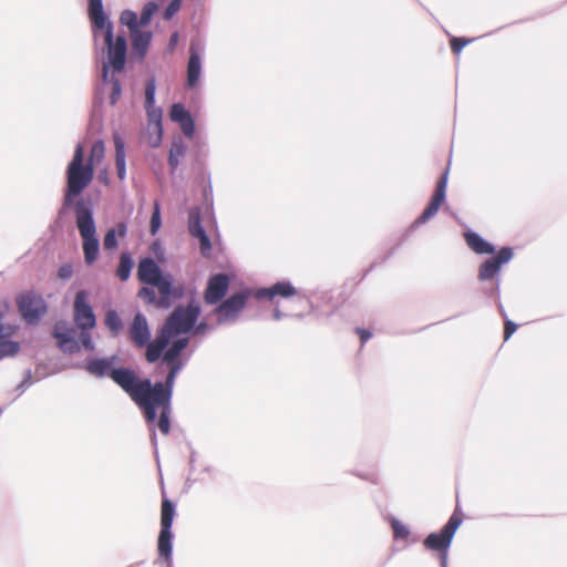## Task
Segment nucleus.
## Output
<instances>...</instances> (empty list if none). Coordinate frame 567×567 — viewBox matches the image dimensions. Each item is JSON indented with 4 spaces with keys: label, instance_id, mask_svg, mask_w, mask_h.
<instances>
[{
    "label": "nucleus",
    "instance_id": "nucleus-42",
    "mask_svg": "<svg viewBox=\"0 0 567 567\" xmlns=\"http://www.w3.org/2000/svg\"><path fill=\"white\" fill-rule=\"evenodd\" d=\"M72 274H73V269H72L71 265H63L62 267H60L59 272H58V275L61 279H69V278H71Z\"/></svg>",
    "mask_w": 567,
    "mask_h": 567
},
{
    "label": "nucleus",
    "instance_id": "nucleus-30",
    "mask_svg": "<svg viewBox=\"0 0 567 567\" xmlns=\"http://www.w3.org/2000/svg\"><path fill=\"white\" fill-rule=\"evenodd\" d=\"M120 21L123 25H126L130 30V33L140 29L142 25L140 24V19L137 14L132 10H124L121 13Z\"/></svg>",
    "mask_w": 567,
    "mask_h": 567
},
{
    "label": "nucleus",
    "instance_id": "nucleus-43",
    "mask_svg": "<svg viewBox=\"0 0 567 567\" xmlns=\"http://www.w3.org/2000/svg\"><path fill=\"white\" fill-rule=\"evenodd\" d=\"M358 333H359L362 342L368 341L372 337L371 332L363 330V329H358Z\"/></svg>",
    "mask_w": 567,
    "mask_h": 567
},
{
    "label": "nucleus",
    "instance_id": "nucleus-23",
    "mask_svg": "<svg viewBox=\"0 0 567 567\" xmlns=\"http://www.w3.org/2000/svg\"><path fill=\"white\" fill-rule=\"evenodd\" d=\"M152 38L151 31H143L141 28L131 33L133 53L141 60L146 55Z\"/></svg>",
    "mask_w": 567,
    "mask_h": 567
},
{
    "label": "nucleus",
    "instance_id": "nucleus-10",
    "mask_svg": "<svg viewBox=\"0 0 567 567\" xmlns=\"http://www.w3.org/2000/svg\"><path fill=\"white\" fill-rule=\"evenodd\" d=\"M462 524V518L454 513L440 533H431L424 539L427 549L436 550L439 554L449 553L454 535Z\"/></svg>",
    "mask_w": 567,
    "mask_h": 567
},
{
    "label": "nucleus",
    "instance_id": "nucleus-20",
    "mask_svg": "<svg viewBox=\"0 0 567 567\" xmlns=\"http://www.w3.org/2000/svg\"><path fill=\"white\" fill-rule=\"evenodd\" d=\"M13 332V327H4L0 324V361L6 358H12L20 351L19 342L8 340V337H10Z\"/></svg>",
    "mask_w": 567,
    "mask_h": 567
},
{
    "label": "nucleus",
    "instance_id": "nucleus-6",
    "mask_svg": "<svg viewBox=\"0 0 567 567\" xmlns=\"http://www.w3.org/2000/svg\"><path fill=\"white\" fill-rule=\"evenodd\" d=\"M137 277L140 281L156 287L163 301L168 302L172 296L173 276L162 272L152 258H144L138 262Z\"/></svg>",
    "mask_w": 567,
    "mask_h": 567
},
{
    "label": "nucleus",
    "instance_id": "nucleus-9",
    "mask_svg": "<svg viewBox=\"0 0 567 567\" xmlns=\"http://www.w3.org/2000/svg\"><path fill=\"white\" fill-rule=\"evenodd\" d=\"M250 297H254V290L246 288L224 300L215 309L217 322L219 324L236 322Z\"/></svg>",
    "mask_w": 567,
    "mask_h": 567
},
{
    "label": "nucleus",
    "instance_id": "nucleus-14",
    "mask_svg": "<svg viewBox=\"0 0 567 567\" xmlns=\"http://www.w3.org/2000/svg\"><path fill=\"white\" fill-rule=\"evenodd\" d=\"M205 48L200 42L192 41L189 45V58L186 69V87L196 89L199 86L203 72V58Z\"/></svg>",
    "mask_w": 567,
    "mask_h": 567
},
{
    "label": "nucleus",
    "instance_id": "nucleus-16",
    "mask_svg": "<svg viewBox=\"0 0 567 567\" xmlns=\"http://www.w3.org/2000/svg\"><path fill=\"white\" fill-rule=\"evenodd\" d=\"M229 281V277L225 274L212 276L204 295L205 301L209 305L219 302L228 290Z\"/></svg>",
    "mask_w": 567,
    "mask_h": 567
},
{
    "label": "nucleus",
    "instance_id": "nucleus-24",
    "mask_svg": "<svg viewBox=\"0 0 567 567\" xmlns=\"http://www.w3.org/2000/svg\"><path fill=\"white\" fill-rule=\"evenodd\" d=\"M114 146H115V166L117 172V177L121 181H124L126 177V155H125V144L120 134L114 135Z\"/></svg>",
    "mask_w": 567,
    "mask_h": 567
},
{
    "label": "nucleus",
    "instance_id": "nucleus-15",
    "mask_svg": "<svg viewBox=\"0 0 567 567\" xmlns=\"http://www.w3.org/2000/svg\"><path fill=\"white\" fill-rule=\"evenodd\" d=\"M447 185V173H445L437 182L435 192L427 207L424 209L422 215L414 221V226L422 225L436 215L441 205L445 200Z\"/></svg>",
    "mask_w": 567,
    "mask_h": 567
},
{
    "label": "nucleus",
    "instance_id": "nucleus-47",
    "mask_svg": "<svg viewBox=\"0 0 567 567\" xmlns=\"http://www.w3.org/2000/svg\"><path fill=\"white\" fill-rule=\"evenodd\" d=\"M178 41V34L177 33H174L172 37H171V40H169V45L171 48H173Z\"/></svg>",
    "mask_w": 567,
    "mask_h": 567
},
{
    "label": "nucleus",
    "instance_id": "nucleus-32",
    "mask_svg": "<svg viewBox=\"0 0 567 567\" xmlns=\"http://www.w3.org/2000/svg\"><path fill=\"white\" fill-rule=\"evenodd\" d=\"M105 324L114 334L118 333L122 328V320L115 310L106 312Z\"/></svg>",
    "mask_w": 567,
    "mask_h": 567
},
{
    "label": "nucleus",
    "instance_id": "nucleus-35",
    "mask_svg": "<svg viewBox=\"0 0 567 567\" xmlns=\"http://www.w3.org/2000/svg\"><path fill=\"white\" fill-rule=\"evenodd\" d=\"M162 226L161 208L157 202L154 203V210L151 217L150 231L152 235H156Z\"/></svg>",
    "mask_w": 567,
    "mask_h": 567
},
{
    "label": "nucleus",
    "instance_id": "nucleus-31",
    "mask_svg": "<svg viewBox=\"0 0 567 567\" xmlns=\"http://www.w3.org/2000/svg\"><path fill=\"white\" fill-rule=\"evenodd\" d=\"M391 527L393 530L394 539H408L410 536V528L395 517L390 519Z\"/></svg>",
    "mask_w": 567,
    "mask_h": 567
},
{
    "label": "nucleus",
    "instance_id": "nucleus-19",
    "mask_svg": "<svg viewBox=\"0 0 567 567\" xmlns=\"http://www.w3.org/2000/svg\"><path fill=\"white\" fill-rule=\"evenodd\" d=\"M130 337L135 346L143 348L150 346L151 330L144 315L136 313L130 327Z\"/></svg>",
    "mask_w": 567,
    "mask_h": 567
},
{
    "label": "nucleus",
    "instance_id": "nucleus-2",
    "mask_svg": "<svg viewBox=\"0 0 567 567\" xmlns=\"http://www.w3.org/2000/svg\"><path fill=\"white\" fill-rule=\"evenodd\" d=\"M102 52V80L110 85V102L115 104L121 96L122 87L117 75L124 70L126 62L127 43L123 35H111L110 41L102 38L96 48Z\"/></svg>",
    "mask_w": 567,
    "mask_h": 567
},
{
    "label": "nucleus",
    "instance_id": "nucleus-48",
    "mask_svg": "<svg viewBox=\"0 0 567 567\" xmlns=\"http://www.w3.org/2000/svg\"><path fill=\"white\" fill-rule=\"evenodd\" d=\"M498 289H499V280L497 279V280H496V287H495V290H496V291H498Z\"/></svg>",
    "mask_w": 567,
    "mask_h": 567
},
{
    "label": "nucleus",
    "instance_id": "nucleus-28",
    "mask_svg": "<svg viewBox=\"0 0 567 567\" xmlns=\"http://www.w3.org/2000/svg\"><path fill=\"white\" fill-rule=\"evenodd\" d=\"M133 268V260L127 252H123L120 258V264L116 270L117 277L125 281L130 278Z\"/></svg>",
    "mask_w": 567,
    "mask_h": 567
},
{
    "label": "nucleus",
    "instance_id": "nucleus-44",
    "mask_svg": "<svg viewBox=\"0 0 567 567\" xmlns=\"http://www.w3.org/2000/svg\"><path fill=\"white\" fill-rule=\"evenodd\" d=\"M99 179L104 184L109 183V174L106 169H103L99 173Z\"/></svg>",
    "mask_w": 567,
    "mask_h": 567
},
{
    "label": "nucleus",
    "instance_id": "nucleus-33",
    "mask_svg": "<svg viewBox=\"0 0 567 567\" xmlns=\"http://www.w3.org/2000/svg\"><path fill=\"white\" fill-rule=\"evenodd\" d=\"M169 115L171 120L176 123H181L192 116L190 113L181 103L173 104Z\"/></svg>",
    "mask_w": 567,
    "mask_h": 567
},
{
    "label": "nucleus",
    "instance_id": "nucleus-3",
    "mask_svg": "<svg viewBox=\"0 0 567 567\" xmlns=\"http://www.w3.org/2000/svg\"><path fill=\"white\" fill-rule=\"evenodd\" d=\"M94 168L84 163V146L79 143L66 167L64 205L69 206L93 181Z\"/></svg>",
    "mask_w": 567,
    "mask_h": 567
},
{
    "label": "nucleus",
    "instance_id": "nucleus-40",
    "mask_svg": "<svg viewBox=\"0 0 567 567\" xmlns=\"http://www.w3.org/2000/svg\"><path fill=\"white\" fill-rule=\"evenodd\" d=\"M182 0H172L165 9V19H171L181 8Z\"/></svg>",
    "mask_w": 567,
    "mask_h": 567
},
{
    "label": "nucleus",
    "instance_id": "nucleus-17",
    "mask_svg": "<svg viewBox=\"0 0 567 567\" xmlns=\"http://www.w3.org/2000/svg\"><path fill=\"white\" fill-rule=\"evenodd\" d=\"M297 295V289L290 281H278L268 288H259L254 290V297L256 299H268L274 300L277 297L291 298Z\"/></svg>",
    "mask_w": 567,
    "mask_h": 567
},
{
    "label": "nucleus",
    "instance_id": "nucleus-22",
    "mask_svg": "<svg viewBox=\"0 0 567 567\" xmlns=\"http://www.w3.org/2000/svg\"><path fill=\"white\" fill-rule=\"evenodd\" d=\"M115 359L116 357H112V358H106V359H90L87 361V364H86V370L89 371V373H91L92 375L94 377H104L109 372H110V375L112 378V380L118 384L114 378H113V372L116 370V369H112V365L114 364L115 362ZM121 370H124L123 368Z\"/></svg>",
    "mask_w": 567,
    "mask_h": 567
},
{
    "label": "nucleus",
    "instance_id": "nucleus-8",
    "mask_svg": "<svg viewBox=\"0 0 567 567\" xmlns=\"http://www.w3.org/2000/svg\"><path fill=\"white\" fill-rule=\"evenodd\" d=\"M175 516V505L167 498L162 502L161 532L157 542L159 559H163L165 567H172V525Z\"/></svg>",
    "mask_w": 567,
    "mask_h": 567
},
{
    "label": "nucleus",
    "instance_id": "nucleus-46",
    "mask_svg": "<svg viewBox=\"0 0 567 567\" xmlns=\"http://www.w3.org/2000/svg\"><path fill=\"white\" fill-rule=\"evenodd\" d=\"M447 554L449 553L440 554L441 567H447Z\"/></svg>",
    "mask_w": 567,
    "mask_h": 567
},
{
    "label": "nucleus",
    "instance_id": "nucleus-4",
    "mask_svg": "<svg viewBox=\"0 0 567 567\" xmlns=\"http://www.w3.org/2000/svg\"><path fill=\"white\" fill-rule=\"evenodd\" d=\"M76 227L82 238V248L84 261L86 265H93L100 252V243L96 237V226L93 218L92 208L80 199L75 204Z\"/></svg>",
    "mask_w": 567,
    "mask_h": 567
},
{
    "label": "nucleus",
    "instance_id": "nucleus-41",
    "mask_svg": "<svg viewBox=\"0 0 567 567\" xmlns=\"http://www.w3.org/2000/svg\"><path fill=\"white\" fill-rule=\"evenodd\" d=\"M516 329L517 324L511 320H507L505 322L504 339L508 340L512 337V334L516 331Z\"/></svg>",
    "mask_w": 567,
    "mask_h": 567
},
{
    "label": "nucleus",
    "instance_id": "nucleus-38",
    "mask_svg": "<svg viewBox=\"0 0 567 567\" xmlns=\"http://www.w3.org/2000/svg\"><path fill=\"white\" fill-rule=\"evenodd\" d=\"M178 124L181 126L182 132L187 137H193V135L195 133V124H194V120L192 118V116L189 118L178 123Z\"/></svg>",
    "mask_w": 567,
    "mask_h": 567
},
{
    "label": "nucleus",
    "instance_id": "nucleus-45",
    "mask_svg": "<svg viewBox=\"0 0 567 567\" xmlns=\"http://www.w3.org/2000/svg\"><path fill=\"white\" fill-rule=\"evenodd\" d=\"M286 315L282 313L278 308H275L272 311V318L274 320L278 321L281 320Z\"/></svg>",
    "mask_w": 567,
    "mask_h": 567
},
{
    "label": "nucleus",
    "instance_id": "nucleus-37",
    "mask_svg": "<svg viewBox=\"0 0 567 567\" xmlns=\"http://www.w3.org/2000/svg\"><path fill=\"white\" fill-rule=\"evenodd\" d=\"M473 39L453 38L451 40V49L455 54H460L463 48L471 43Z\"/></svg>",
    "mask_w": 567,
    "mask_h": 567
},
{
    "label": "nucleus",
    "instance_id": "nucleus-29",
    "mask_svg": "<svg viewBox=\"0 0 567 567\" xmlns=\"http://www.w3.org/2000/svg\"><path fill=\"white\" fill-rule=\"evenodd\" d=\"M188 230L193 237H197L205 231L200 224V215L198 209H192L188 217Z\"/></svg>",
    "mask_w": 567,
    "mask_h": 567
},
{
    "label": "nucleus",
    "instance_id": "nucleus-27",
    "mask_svg": "<svg viewBox=\"0 0 567 567\" xmlns=\"http://www.w3.org/2000/svg\"><path fill=\"white\" fill-rule=\"evenodd\" d=\"M185 152L186 146L184 145V143L181 140L174 141L168 156V163L173 171L177 168L179 164V158L184 156Z\"/></svg>",
    "mask_w": 567,
    "mask_h": 567
},
{
    "label": "nucleus",
    "instance_id": "nucleus-25",
    "mask_svg": "<svg viewBox=\"0 0 567 567\" xmlns=\"http://www.w3.org/2000/svg\"><path fill=\"white\" fill-rule=\"evenodd\" d=\"M127 233V227L124 223H118L114 228L107 230L104 236L103 246L106 250H114L117 248V237L124 238Z\"/></svg>",
    "mask_w": 567,
    "mask_h": 567
},
{
    "label": "nucleus",
    "instance_id": "nucleus-12",
    "mask_svg": "<svg viewBox=\"0 0 567 567\" xmlns=\"http://www.w3.org/2000/svg\"><path fill=\"white\" fill-rule=\"evenodd\" d=\"M514 257V251L511 247L501 248L496 256L485 259L478 267V280L487 281L494 280L498 277L501 269L504 265L508 264Z\"/></svg>",
    "mask_w": 567,
    "mask_h": 567
},
{
    "label": "nucleus",
    "instance_id": "nucleus-13",
    "mask_svg": "<svg viewBox=\"0 0 567 567\" xmlns=\"http://www.w3.org/2000/svg\"><path fill=\"white\" fill-rule=\"evenodd\" d=\"M18 306L22 318L30 324L37 323L47 312L44 299L33 292L22 293L18 299Z\"/></svg>",
    "mask_w": 567,
    "mask_h": 567
},
{
    "label": "nucleus",
    "instance_id": "nucleus-1",
    "mask_svg": "<svg viewBox=\"0 0 567 567\" xmlns=\"http://www.w3.org/2000/svg\"><path fill=\"white\" fill-rule=\"evenodd\" d=\"M199 315L200 307L195 301L189 302L186 307H176L167 318L159 336L146 349L147 361L155 362L171 344L163 355V362L169 367L165 383L153 384L148 379L141 380L132 370H115L113 372L114 380L142 410L146 422L151 425V440L155 449L157 442L154 423L157 413L159 414L157 423L159 431L165 435L169 433L172 390L175 379L183 368V362L178 360V357L189 342L187 334L190 331L194 334H204L208 329L206 322L195 324Z\"/></svg>",
    "mask_w": 567,
    "mask_h": 567
},
{
    "label": "nucleus",
    "instance_id": "nucleus-5",
    "mask_svg": "<svg viewBox=\"0 0 567 567\" xmlns=\"http://www.w3.org/2000/svg\"><path fill=\"white\" fill-rule=\"evenodd\" d=\"M74 322L81 330L80 341L87 351L95 349L90 330L96 324L95 315L92 307L87 303V293L84 290L78 291L74 299Z\"/></svg>",
    "mask_w": 567,
    "mask_h": 567
},
{
    "label": "nucleus",
    "instance_id": "nucleus-34",
    "mask_svg": "<svg viewBox=\"0 0 567 567\" xmlns=\"http://www.w3.org/2000/svg\"><path fill=\"white\" fill-rule=\"evenodd\" d=\"M157 9H158V6L154 1L147 2L143 7V10H142V13L140 17V24L142 27L147 25L151 22L153 16L157 11Z\"/></svg>",
    "mask_w": 567,
    "mask_h": 567
},
{
    "label": "nucleus",
    "instance_id": "nucleus-36",
    "mask_svg": "<svg viewBox=\"0 0 567 567\" xmlns=\"http://www.w3.org/2000/svg\"><path fill=\"white\" fill-rule=\"evenodd\" d=\"M199 240V248L203 256L207 257L212 250L210 240L206 234V231L202 233L196 237Z\"/></svg>",
    "mask_w": 567,
    "mask_h": 567
},
{
    "label": "nucleus",
    "instance_id": "nucleus-18",
    "mask_svg": "<svg viewBox=\"0 0 567 567\" xmlns=\"http://www.w3.org/2000/svg\"><path fill=\"white\" fill-rule=\"evenodd\" d=\"M54 337L59 348L65 353H75L80 351V343L75 339V330L65 323H56Z\"/></svg>",
    "mask_w": 567,
    "mask_h": 567
},
{
    "label": "nucleus",
    "instance_id": "nucleus-21",
    "mask_svg": "<svg viewBox=\"0 0 567 567\" xmlns=\"http://www.w3.org/2000/svg\"><path fill=\"white\" fill-rule=\"evenodd\" d=\"M464 239L468 248L477 255H493L495 252V247L473 230H466Z\"/></svg>",
    "mask_w": 567,
    "mask_h": 567
},
{
    "label": "nucleus",
    "instance_id": "nucleus-11",
    "mask_svg": "<svg viewBox=\"0 0 567 567\" xmlns=\"http://www.w3.org/2000/svg\"><path fill=\"white\" fill-rule=\"evenodd\" d=\"M89 17L92 22L93 39L99 45L102 38L110 41L113 33V24L104 12L102 0L89 1Z\"/></svg>",
    "mask_w": 567,
    "mask_h": 567
},
{
    "label": "nucleus",
    "instance_id": "nucleus-39",
    "mask_svg": "<svg viewBox=\"0 0 567 567\" xmlns=\"http://www.w3.org/2000/svg\"><path fill=\"white\" fill-rule=\"evenodd\" d=\"M138 296L148 303H153L156 300V293L153 288L143 287L140 290Z\"/></svg>",
    "mask_w": 567,
    "mask_h": 567
},
{
    "label": "nucleus",
    "instance_id": "nucleus-26",
    "mask_svg": "<svg viewBox=\"0 0 567 567\" xmlns=\"http://www.w3.org/2000/svg\"><path fill=\"white\" fill-rule=\"evenodd\" d=\"M105 157V145L104 142L99 140L93 143L90 150V155L87 159V164L91 165V167H95L100 165Z\"/></svg>",
    "mask_w": 567,
    "mask_h": 567
},
{
    "label": "nucleus",
    "instance_id": "nucleus-7",
    "mask_svg": "<svg viewBox=\"0 0 567 567\" xmlns=\"http://www.w3.org/2000/svg\"><path fill=\"white\" fill-rule=\"evenodd\" d=\"M156 82L151 79L145 85V107L147 112V141L150 146L157 147L162 142V110L155 106Z\"/></svg>",
    "mask_w": 567,
    "mask_h": 567
}]
</instances>
